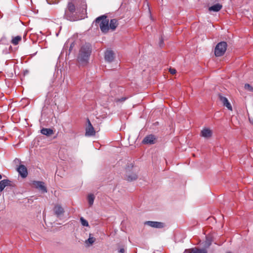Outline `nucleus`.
<instances>
[{
  "mask_svg": "<svg viewBox=\"0 0 253 253\" xmlns=\"http://www.w3.org/2000/svg\"><path fill=\"white\" fill-rule=\"evenodd\" d=\"M210 245H211V243H208L206 247H207V248L209 247V246H210Z\"/></svg>",
  "mask_w": 253,
  "mask_h": 253,
  "instance_id": "33",
  "label": "nucleus"
},
{
  "mask_svg": "<svg viewBox=\"0 0 253 253\" xmlns=\"http://www.w3.org/2000/svg\"><path fill=\"white\" fill-rule=\"evenodd\" d=\"M119 253H124L125 252V250L124 249H121L120 250H119Z\"/></svg>",
  "mask_w": 253,
  "mask_h": 253,
  "instance_id": "30",
  "label": "nucleus"
},
{
  "mask_svg": "<svg viewBox=\"0 0 253 253\" xmlns=\"http://www.w3.org/2000/svg\"><path fill=\"white\" fill-rule=\"evenodd\" d=\"M163 40L161 39L160 42V46H162L163 45Z\"/></svg>",
  "mask_w": 253,
  "mask_h": 253,
  "instance_id": "29",
  "label": "nucleus"
},
{
  "mask_svg": "<svg viewBox=\"0 0 253 253\" xmlns=\"http://www.w3.org/2000/svg\"><path fill=\"white\" fill-rule=\"evenodd\" d=\"M157 138L155 135L150 134L146 136L142 141V142L147 144H153L156 142Z\"/></svg>",
  "mask_w": 253,
  "mask_h": 253,
  "instance_id": "8",
  "label": "nucleus"
},
{
  "mask_svg": "<svg viewBox=\"0 0 253 253\" xmlns=\"http://www.w3.org/2000/svg\"><path fill=\"white\" fill-rule=\"evenodd\" d=\"M87 126L85 129V135L88 136L94 135L95 131L89 119H87Z\"/></svg>",
  "mask_w": 253,
  "mask_h": 253,
  "instance_id": "7",
  "label": "nucleus"
},
{
  "mask_svg": "<svg viewBox=\"0 0 253 253\" xmlns=\"http://www.w3.org/2000/svg\"><path fill=\"white\" fill-rule=\"evenodd\" d=\"M184 253H192V249H186Z\"/></svg>",
  "mask_w": 253,
  "mask_h": 253,
  "instance_id": "28",
  "label": "nucleus"
},
{
  "mask_svg": "<svg viewBox=\"0 0 253 253\" xmlns=\"http://www.w3.org/2000/svg\"><path fill=\"white\" fill-rule=\"evenodd\" d=\"M105 60L106 62H111L115 58L114 53L112 50H107L105 52Z\"/></svg>",
  "mask_w": 253,
  "mask_h": 253,
  "instance_id": "10",
  "label": "nucleus"
},
{
  "mask_svg": "<svg viewBox=\"0 0 253 253\" xmlns=\"http://www.w3.org/2000/svg\"><path fill=\"white\" fill-rule=\"evenodd\" d=\"M95 199V196L92 194H90L87 196V200L89 206L90 207L92 206L93 204L94 200Z\"/></svg>",
  "mask_w": 253,
  "mask_h": 253,
  "instance_id": "21",
  "label": "nucleus"
},
{
  "mask_svg": "<svg viewBox=\"0 0 253 253\" xmlns=\"http://www.w3.org/2000/svg\"><path fill=\"white\" fill-rule=\"evenodd\" d=\"M227 44L225 42H221L217 43L214 49V54L219 57L223 55L227 49Z\"/></svg>",
  "mask_w": 253,
  "mask_h": 253,
  "instance_id": "5",
  "label": "nucleus"
},
{
  "mask_svg": "<svg viewBox=\"0 0 253 253\" xmlns=\"http://www.w3.org/2000/svg\"><path fill=\"white\" fill-rule=\"evenodd\" d=\"M222 7V5L220 3H216L209 8L210 11L218 12L221 10Z\"/></svg>",
  "mask_w": 253,
  "mask_h": 253,
  "instance_id": "18",
  "label": "nucleus"
},
{
  "mask_svg": "<svg viewBox=\"0 0 253 253\" xmlns=\"http://www.w3.org/2000/svg\"><path fill=\"white\" fill-rule=\"evenodd\" d=\"M17 171L21 177L23 178L26 177L28 175L27 168L25 166L23 165H21L19 166L17 169Z\"/></svg>",
  "mask_w": 253,
  "mask_h": 253,
  "instance_id": "12",
  "label": "nucleus"
},
{
  "mask_svg": "<svg viewBox=\"0 0 253 253\" xmlns=\"http://www.w3.org/2000/svg\"><path fill=\"white\" fill-rule=\"evenodd\" d=\"M169 71L171 74H173V75L175 74V73H176V70L173 68H170L169 70Z\"/></svg>",
  "mask_w": 253,
  "mask_h": 253,
  "instance_id": "27",
  "label": "nucleus"
},
{
  "mask_svg": "<svg viewBox=\"0 0 253 253\" xmlns=\"http://www.w3.org/2000/svg\"><path fill=\"white\" fill-rule=\"evenodd\" d=\"M249 120H250V122H251L252 124H253V120H251L250 119H249Z\"/></svg>",
  "mask_w": 253,
  "mask_h": 253,
  "instance_id": "32",
  "label": "nucleus"
},
{
  "mask_svg": "<svg viewBox=\"0 0 253 253\" xmlns=\"http://www.w3.org/2000/svg\"><path fill=\"white\" fill-rule=\"evenodd\" d=\"M41 132L47 136H49L53 134V130L51 128H43L41 129Z\"/></svg>",
  "mask_w": 253,
  "mask_h": 253,
  "instance_id": "19",
  "label": "nucleus"
},
{
  "mask_svg": "<svg viewBox=\"0 0 253 253\" xmlns=\"http://www.w3.org/2000/svg\"><path fill=\"white\" fill-rule=\"evenodd\" d=\"M127 97H123L120 98H115V102L116 103H122L126 101L127 99Z\"/></svg>",
  "mask_w": 253,
  "mask_h": 253,
  "instance_id": "24",
  "label": "nucleus"
},
{
  "mask_svg": "<svg viewBox=\"0 0 253 253\" xmlns=\"http://www.w3.org/2000/svg\"><path fill=\"white\" fill-rule=\"evenodd\" d=\"M1 178H2V176H1V174H0V179H1Z\"/></svg>",
  "mask_w": 253,
  "mask_h": 253,
  "instance_id": "34",
  "label": "nucleus"
},
{
  "mask_svg": "<svg viewBox=\"0 0 253 253\" xmlns=\"http://www.w3.org/2000/svg\"><path fill=\"white\" fill-rule=\"evenodd\" d=\"M245 88L250 91L253 92V87L251 86L248 84H245Z\"/></svg>",
  "mask_w": 253,
  "mask_h": 253,
  "instance_id": "26",
  "label": "nucleus"
},
{
  "mask_svg": "<svg viewBox=\"0 0 253 253\" xmlns=\"http://www.w3.org/2000/svg\"><path fill=\"white\" fill-rule=\"evenodd\" d=\"M133 167V166L131 164L130 166H128L126 169L130 170V168H132Z\"/></svg>",
  "mask_w": 253,
  "mask_h": 253,
  "instance_id": "31",
  "label": "nucleus"
},
{
  "mask_svg": "<svg viewBox=\"0 0 253 253\" xmlns=\"http://www.w3.org/2000/svg\"><path fill=\"white\" fill-rule=\"evenodd\" d=\"M138 176L136 173L132 172V173H127L126 174L125 179L129 182L135 180L137 179Z\"/></svg>",
  "mask_w": 253,
  "mask_h": 253,
  "instance_id": "15",
  "label": "nucleus"
},
{
  "mask_svg": "<svg viewBox=\"0 0 253 253\" xmlns=\"http://www.w3.org/2000/svg\"><path fill=\"white\" fill-rule=\"evenodd\" d=\"M34 186L40 190L42 193H46L47 189L43 182L39 181H34L33 182Z\"/></svg>",
  "mask_w": 253,
  "mask_h": 253,
  "instance_id": "6",
  "label": "nucleus"
},
{
  "mask_svg": "<svg viewBox=\"0 0 253 253\" xmlns=\"http://www.w3.org/2000/svg\"><path fill=\"white\" fill-rule=\"evenodd\" d=\"M118 25L119 23L116 19H111L110 22H109V29H111L112 31H114L115 30Z\"/></svg>",
  "mask_w": 253,
  "mask_h": 253,
  "instance_id": "16",
  "label": "nucleus"
},
{
  "mask_svg": "<svg viewBox=\"0 0 253 253\" xmlns=\"http://www.w3.org/2000/svg\"><path fill=\"white\" fill-rule=\"evenodd\" d=\"M65 17L70 21H76L80 18V14L77 13V8L73 2H69L68 9L65 10Z\"/></svg>",
  "mask_w": 253,
  "mask_h": 253,
  "instance_id": "2",
  "label": "nucleus"
},
{
  "mask_svg": "<svg viewBox=\"0 0 253 253\" xmlns=\"http://www.w3.org/2000/svg\"><path fill=\"white\" fill-rule=\"evenodd\" d=\"M11 181L8 179H4L0 181V191L1 192L7 186L10 185Z\"/></svg>",
  "mask_w": 253,
  "mask_h": 253,
  "instance_id": "17",
  "label": "nucleus"
},
{
  "mask_svg": "<svg viewBox=\"0 0 253 253\" xmlns=\"http://www.w3.org/2000/svg\"><path fill=\"white\" fill-rule=\"evenodd\" d=\"M95 241V238L91 236V234L89 235V238L85 241L86 244H89L90 245L93 244V243Z\"/></svg>",
  "mask_w": 253,
  "mask_h": 253,
  "instance_id": "23",
  "label": "nucleus"
},
{
  "mask_svg": "<svg viewBox=\"0 0 253 253\" xmlns=\"http://www.w3.org/2000/svg\"><path fill=\"white\" fill-rule=\"evenodd\" d=\"M80 221L83 226H88V223L86 220L84 219L83 217L80 218Z\"/></svg>",
  "mask_w": 253,
  "mask_h": 253,
  "instance_id": "25",
  "label": "nucleus"
},
{
  "mask_svg": "<svg viewBox=\"0 0 253 253\" xmlns=\"http://www.w3.org/2000/svg\"><path fill=\"white\" fill-rule=\"evenodd\" d=\"M218 97L220 101L224 106L226 107L229 110H232V106L226 97H224L220 94L218 95Z\"/></svg>",
  "mask_w": 253,
  "mask_h": 253,
  "instance_id": "11",
  "label": "nucleus"
},
{
  "mask_svg": "<svg viewBox=\"0 0 253 253\" xmlns=\"http://www.w3.org/2000/svg\"><path fill=\"white\" fill-rule=\"evenodd\" d=\"M54 214L57 216L59 217L62 215L64 212V210L61 205H56L54 206L53 209Z\"/></svg>",
  "mask_w": 253,
  "mask_h": 253,
  "instance_id": "13",
  "label": "nucleus"
},
{
  "mask_svg": "<svg viewBox=\"0 0 253 253\" xmlns=\"http://www.w3.org/2000/svg\"><path fill=\"white\" fill-rule=\"evenodd\" d=\"M91 50V45L89 43H85L81 47L77 57L80 65L85 66L88 63Z\"/></svg>",
  "mask_w": 253,
  "mask_h": 253,
  "instance_id": "1",
  "label": "nucleus"
},
{
  "mask_svg": "<svg viewBox=\"0 0 253 253\" xmlns=\"http://www.w3.org/2000/svg\"><path fill=\"white\" fill-rule=\"evenodd\" d=\"M144 224L152 227L156 228H162L164 226V224L163 222L158 221H146Z\"/></svg>",
  "mask_w": 253,
  "mask_h": 253,
  "instance_id": "9",
  "label": "nucleus"
},
{
  "mask_svg": "<svg viewBox=\"0 0 253 253\" xmlns=\"http://www.w3.org/2000/svg\"><path fill=\"white\" fill-rule=\"evenodd\" d=\"M95 22L99 24L100 30L102 33L106 34L108 32L109 30V19L105 15L97 17L95 19Z\"/></svg>",
  "mask_w": 253,
  "mask_h": 253,
  "instance_id": "4",
  "label": "nucleus"
},
{
  "mask_svg": "<svg viewBox=\"0 0 253 253\" xmlns=\"http://www.w3.org/2000/svg\"><path fill=\"white\" fill-rule=\"evenodd\" d=\"M192 253H208L207 250L205 248L199 249L198 248H192Z\"/></svg>",
  "mask_w": 253,
  "mask_h": 253,
  "instance_id": "20",
  "label": "nucleus"
},
{
  "mask_svg": "<svg viewBox=\"0 0 253 253\" xmlns=\"http://www.w3.org/2000/svg\"><path fill=\"white\" fill-rule=\"evenodd\" d=\"M73 2L77 8V13L80 14V18L85 17L86 14L87 5L84 0H73Z\"/></svg>",
  "mask_w": 253,
  "mask_h": 253,
  "instance_id": "3",
  "label": "nucleus"
},
{
  "mask_svg": "<svg viewBox=\"0 0 253 253\" xmlns=\"http://www.w3.org/2000/svg\"><path fill=\"white\" fill-rule=\"evenodd\" d=\"M21 41V37L20 36H17L16 37H14L11 41V43L14 45H17L18 44L19 42Z\"/></svg>",
  "mask_w": 253,
  "mask_h": 253,
  "instance_id": "22",
  "label": "nucleus"
},
{
  "mask_svg": "<svg viewBox=\"0 0 253 253\" xmlns=\"http://www.w3.org/2000/svg\"><path fill=\"white\" fill-rule=\"evenodd\" d=\"M201 135L205 138H210L212 135V131L209 128H204L201 132Z\"/></svg>",
  "mask_w": 253,
  "mask_h": 253,
  "instance_id": "14",
  "label": "nucleus"
}]
</instances>
